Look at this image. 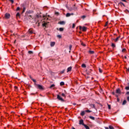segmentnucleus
<instances>
[{"instance_id": "f257e3e1", "label": "nucleus", "mask_w": 129, "mask_h": 129, "mask_svg": "<svg viewBox=\"0 0 129 129\" xmlns=\"http://www.w3.org/2000/svg\"><path fill=\"white\" fill-rule=\"evenodd\" d=\"M34 86L37 89H39L40 90H44V87L41 85H39L37 83H34Z\"/></svg>"}, {"instance_id": "f03ea898", "label": "nucleus", "mask_w": 129, "mask_h": 129, "mask_svg": "<svg viewBox=\"0 0 129 129\" xmlns=\"http://www.w3.org/2000/svg\"><path fill=\"white\" fill-rule=\"evenodd\" d=\"M57 99H58L61 102H64V101H65V100H64V99H63V98L62 97H61V96H60L59 95H57Z\"/></svg>"}, {"instance_id": "7ed1b4c3", "label": "nucleus", "mask_w": 129, "mask_h": 129, "mask_svg": "<svg viewBox=\"0 0 129 129\" xmlns=\"http://www.w3.org/2000/svg\"><path fill=\"white\" fill-rule=\"evenodd\" d=\"M5 17L6 20H9L11 18V14L9 13H6L5 15Z\"/></svg>"}, {"instance_id": "20e7f679", "label": "nucleus", "mask_w": 129, "mask_h": 129, "mask_svg": "<svg viewBox=\"0 0 129 129\" xmlns=\"http://www.w3.org/2000/svg\"><path fill=\"white\" fill-rule=\"evenodd\" d=\"M71 16H74V13H67L66 15V17L67 18H69V17H71Z\"/></svg>"}, {"instance_id": "39448f33", "label": "nucleus", "mask_w": 129, "mask_h": 129, "mask_svg": "<svg viewBox=\"0 0 129 129\" xmlns=\"http://www.w3.org/2000/svg\"><path fill=\"white\" fill-rule=\"evenodd\" d=\"M116 93L117 94H120L121 93V91H120V89L118 88L116 90Z\"/></svg>"}, {"instance_id": "423d86ee", "label": "nucleus", "mask_w": 129, "mask_h": 129, "mask_svg": "<svg viewBox=\"0 0 129 129\" xmlns=\"http://www.w3.org/2000/svg\"><path fill=\"white\" fill-rule=\"evenodd\" d=\"M86 73L87 75H90V73H91V70H86Z\"/></svg>"}, {"instance_id": "0eeeda50", "label": "nucleus", "mask_w": 129, "mask_h": 129, "mask_svg": "<svg viewBox=\"0 0 129 129\" xmlns=\"http://www.w3.org/2000/svg\"><path fill=\"white\" fill-rule=\"evenodd\" d=\"M49 24V22H44V23L42 24L43 27H45V28H47V25Z\"/></svg>"}, {"instance_id": "6e6552de", "label": "nucleus", "mask_w": 129, "mask_h": 129, "mask_svg": "<svg viewBox=\"0 0 129 129\" xmlns=\"http://www.w3.org/2000/svg\"><path fill=\"white\" fill-rule=\"evenodd\" d=\"M58 24H59V25H65V24H66V22H65V21H59V22H58Z\"/></svg>"}, {"instance_id": "1a4fd4ad", "label": "nucleus", "mask_w": 129, "mask_h": 129, "mask_svg": "<svg viewBox=\"0 0 129 129\" xmlns=\"http://www.w3.org/2000/svg\"><path fill=\"white\" fill-rule=\"evenodd\" d=\"M79 124H82V125H84V122H83V119H81L79 121Z\"/></svg>"}, {"instance_id": "9d476101", "label": "nucleus", "mask_w": 129, "mask_h": 129, "mask_svg": "<svg viewBox=\"0 0 129 129\" xmlns=\"http://www.w3.org/2000/svg\"><path fill=\"white\" fill-rule=\"evenodd\" d=\"M28 33L29 34H33L34 33V32H33V29H32V28L30 29L29 30H28Z\"/></svg>"}, {"instance_id": "9b49d317", "label": "nucleus", "mask_w": 129, "mask_h": 129, "mask_svg": "<svg viewBox=\"0 0 129 129\" xmlns=\"http://www.w3.org/2000/svg\"><path fill=\"white\" fill-rule=\"evenodd\" d=\"M72 70V67H70L67 69V72H70Z\"/></svg>"}, {"instance_id": "f8f14e48", "label": "nucleus", "mask_w": 129, "mask_h": 129, "mask_svg": "<svg viewBox=\"0 0 129 129\" xmlns=\"http://www.w3.org/2000/svg\"><path fill=\"white\" fill-rule=\"evenodd\" d=\"M50 46L51 47H54V46H55V42H51Z\"/></svg>"}, {"instance_id": "ddd939ff", "label": "nucleus", "mask_w": 129, "mask_h": 129, "mask_svg": "<svg viewBox=\"0 0 129 129\" xmlns=\"http://www.w3.org/2000/svg\"><path fill=\"white\" fill-rule=\"evenodd\" d=\"M87 30V28H86V27H83L82 28V31H83V32H86V30Z\"/></svg>"}, {"instance_id": "4468645a", "label": "nucleus", "mask_w": 129, "mask_h": 129, "mask_svg": "<svg viewBox=\"0 0 129 129\" xmlns=\"http://www.w3.org/2000/svg\"><path fill=\"white\" fill-rule=\"evenodd\" d=\"M120 38V36L117 37L116 39H114V42H116L118 41V39Z\"/></svg>"}, {"instance_id": "2eb2a0df", "label": "nucleus", "mask_w": 129, "mask_h": 129, "mask_svg": "<svg viewBox=\"0 0 129 129\" xmlns=\"http://www.w3.org/2000/svg\"><path fill=\"white\" fill-rule=\"evenodd\" d=\"M43 18H44V20H49L50 21V19H49V18H48V17L47 16H43Z\"/></svg>"}, {"instance_id": "dca6fc26", "label": "nucleus", "mask_w": 129, "mask_h": 129, "mask_svg": "<svg viewBox=\"0 0 129 129\" xmlns=\"http://www.w3.org/2000/svg\"><path fill=\"white\" fill-rule=\"evenodd\" d=\"M89 118H90V119H92V120H95V117L92 116H90Z\"/></svg>"}, {"instance_id": "f3484780", "label": "nucleus", "mask_w": 129, "mask_h": 129, "mask_svg": "<svg viewBox=\"0 0 129 129\" xmlns=\"http://www.w3.org/2000/svg\"><path fill=\"white\" fill-rule=\"evenodd\" d=\"M85 111H82V112L81 113V115H82V116H83L84 115H85Z\"/></svg>"}, {"instance_id": "a211bd4d", "label": "nucleus", "mask_w": 129, "mask_h": 129, "mask_svg": "<svg viewBox=\"0 0 129 129\" xmlns=\"http://www.w3.org/2000/svg\"><path fill=\"white\" fill-rule=\"evenodd\" d=\"M27 14H33V13H34V11L29 10V11H27Z\"/></svg>"}, {"instance_id": "6ab92c4d", "label": "nucleus", "mask_w": 129, "mask_h": 129, "mask_svg": "<svg viewBox=\"0 0 129 129\" xmlns=\"http://www.w3.org/2000/svg\"><path fill=\"white\" fill-rule=\"evenodd\" d=\"M65 85V83H64V82H61L60 83V86H64Z\"/></svg>"}, {"instance_id": "aec40b11", "label": "nucleus", "mask_w": 129, "mask_h": 129, "mask_svg": "<svg viewBox=\"0 0 129 129\" xmlns=\"http://www.w3.org/2000/svg\"><path fill=\"white\" fill-rule=\"evenodd\" d=\"M84 126L85 127L86 129H89V126H88L86 124H84Z\"/></svg>"}, {"instance_id": "412c9836", "label": "nucleus", "mask_w": 129, "mask_h": 129, "mask_svg": "<svg viewBox=\"0 0 129 129\" xmlns=\"http://www.w3.org/2000/svg\"><path fill=\"white\" fill-rule=\"evenodd\" d=\"M82 68H86V64H85V63H83L82 64Z\"/></svg>"}, {"instance_id": "4be33fe9", "label": "nucleus", "mask_w": 129, "mask_h": 129, "mask_svg": "<svg viewBox=\"0 0 129 129\" xmlns=\"http://www.w3.org/2000/svg\"><path fill=\"white\" fill-rule=\"evenodd\" d=\"M28 54H30V55H32V54H34V52H33V51H28Z\"/></svg>"}, {"instance_id": "5701e85b", "label": "nucleus", "mask_w": 129, "mask_h": 129, "mask_svg": "<svg viewBox=\"0 0 129 129\" xmlns=\"http://www.w3.org/2000/svg\"><path fill=\"white\" fill-rule=\"evenodd\" d=\"M122 105H125V104H126V100H124L122 102Z\"/></svg>"}, {"instance_id": "b1692460", "label": "nucleus", "mask_w": 129, "mask_h": 129, "mask_svg": "<svg viewBox=\"0 0 129 129\" xmlns=\"http://www.w3.org/2000/svg\"><path fill=\"white\" fill-rule=\"evenodd\" d=\"M59 31L60 32H63V31H64V28H59Z\"/></svg>"}, {"instance_id": "393cba45", "label": "nucleus", "mask_w": 129, "mask_h": 129, "mask_svg": "<svg viewBox=\"0 0 129 129\" xmlns=\"http://www.w3.org/2000/svg\"><path fill=\"white\" fill-rule=\"evenodd\" d=\"M119 6H123V7H124V4L122 3V2H120L119 4H118Z\"/></svg>"}, {"instance_id": "a878e982", "label": "nucleus", "mask_w": 129, "mask_h": 129, "mask_svg": "<svg viewBox=\"0 0 129 129\" xmlns=\"http://www.w3.org/2000/svg\"><path fill=\"white\" fill-rule=\"evenodd\" d=\"M112 94H113V95H115L116 97H118V96L115 94V93L114 92H112Z\"/></svg>"}, {"instance_id": "bb28decb", "label": "nucleus", "mask_w": 129, "mask_h": 129, "mask_svg": "<svg viewBox=\"0 0 129 129\" xmlns=\"http://www.w3.org/2000/svg\"><path fill=\"white\" fill-rule=\"evenodd\" d=\"M89 54H93L94 53V51L90 50L89 51Z\"/></svg>"}, {"instance_id": "cd10ccee", "label": "nucleus", "mask_w": 129, "mask_h": 129, "mask_svg": "<svg viewBox=\"0 0 129 129\" xmlns=\"http://www.w3.org/2000/svg\"><path fill=\"white\" fill-rule=\"evenodd\" d=\"M111 47H112V48H115L116 46H115V45L114 44V43H112V44H111Z\"/></svg>"}, {"instance_id": "c85d7f7f", "label": "nucleus", "mask_w": 129, "mask_h": 129, "mask_svg": "<svg viewBox=\"0 0 129 129\" xmlns=\"http://www.w3.org/2000/svg\"><path fill=\"white\" fill-rule=\"evenodd\" d=\"M25 11H26V7L23 8V10L22 12V14H24V13H25Z\"/></svg>"}, {"instance_id": "c756f323", "label": "nucleus", "mask_w": 129, "mask_h": 129, "mask_svg": "<svg viewBox=\"0 0 129 129\" xmlns=\"http://www.w3.org/2000/svg\"><path fill=\"white\" fill-rule=\"evenodd\" d=\"M109 129H114V127H113V126H112V125H109Z\"/></svg>"}, {"instance_id": "7c9ffc66", "label": "nucleus", "mask_w": 129, "mask_h": 129, "mask_svg": "<svg viewBox=\"0 0 129 129\" xmlns=\"http://www.w3.org/2000/svg\"><path fill=\"white\" fill-rule=\"evenodd\" d=\"M61 96H62L63 97H66V95H65V94H64L63 93H62L61 94Z\"/></svg>"}, {"instance_id": "2f4dec72", "label": "nucleus", "mask_w": 129, "mask_h": 129, "mask_svg": "<svg viewBox=\"0 0 129 129\" xmlns=\"http://www.w3.org/2000/svg\"><path fill=\"white\" fill-rule=\"evenodd\" d=\"M107 105H108V109H111V107L110 105L107 104Z\"/></svg>"}, {"instance_id": "473e14b6", "label": "nucleus", "mask_w": 129, "mask_h": 129, "mask_svg": "<svg viewBox=\"0 0 129 129\" xmlns=\"http://www.w3.org/2000/svg\"><path fill=\"white\" fill-rule=\"evenodd\" d=\"M99 71L100 73H102V70H101V69H100V68H99Z\"/></svg>"}, {"instance_id": "72a5a7b5", "label": "nucleus", "mask_w": 129, "mask_h": 129, "mask_svg": "<svg viewBox=\"0 0 129 129\" xmlns=\"http://www.w3.org/2000/svg\"><path fill=\"white\" fill-rule=\"evenodd\" d=\"M57 38H58V39H61V38H62V36L58 35H57Z\"/></svg>"}, {"instance_id": "f704fd0d", "label": "nucleus", "mask_w": 129, "mask_h": 129, "mask_svg": "<svg viewBox=\"0 0 129 129\" xmlns=\"http://www.w3.org/2000/svg\"><path fill=\"white\" fill-rule=\"evenodd\" d=\"M71 49H72V45H70L69 47L70 52L71 51Z\"/></svg>"}, {"instance_id": "c9c22d12", "label": "nucleus", "mask_w": 129, "mask_h": 129, "mask_svg": "<svg viewBox=\"0 0 129 129\" xmlns=\"http://www.w3.org/2000/svg\"><path fill=\"white\" fill-rule=\"evenodd\" d=\"M53 87H55V85L52 84L50 86V88H53Z\"/></svg>"}, {"instance_id": "e433bc0d", "label": "nucleus", "mask_w": 129, "mask_h": 129, "mask_svg": "<svg viewBox=\"0 0 129 129\" xmlns=\"http://www.w3.org/2000/svg\"><path fill=\"white\" fill-rule=\"evenodd\" d=\"M85 18H86V16H85V15H83V16H82V18L83 19V20H84V19H85Z\"/></svg>"}, {"instance_id": "4c0bfd02", "label": "nucleus", "mask_w": 129, "mask_h": 129, "mask_svg": "<svg viewBox=\"0 0 129 129\" xmlns=\"http://www.w3.org/2000/svg\"><path fill=\"white\" fill-rule=\"evenodd\" d=\"M126 51V49L125 48H124L122 50V52L123 53L124 52H125Z\"/></svg>"}, {"instance_id": "58836bf2", "label": "nucleus", "mask_w": 129, "mask_h": 129, "mask_svg": "<svg viewBox=\"0 0 129 129\" xmlns=\"http://www.w3.org/2000/svg\"><path fill=\"white\" fill-rule=\"evenodd\" d=\"M65 72V70H62L61 72H60L61 74H63Z\"/></svg>"}, {"instance_id": "ea45409f", "label": "nucleus", "mask_w": 129, "mask_h": 129, "mask_svg": "<svg viewBox=\"0 0 129 129\" xmlns=\"http://www.w3.org/2000/svg\"><path fill=\"white\" fill-rule=\"evenodd\" d=\"M85 112H91L92 111H90V110H87L85 111Z\"/></svg>"}, {"instance_id": "a19ab883", "label": "nucleus", "mask_w": 129, "mask_h": 129, "mask_svg": "<svg viewBox=\"0 0 129 129\" xmlns=\"http://www.w3.org/2000/svg\"><path fill=\"white\" fill-rule=\"evenodd\" d=\"M40 17H41V15H40V14L36 15V18H40Z\"/></svg>"}, {"instance_id": "79ce46f5", "label": "nucleus", "mask_w": 129, "mask_h": 129, "mask_svg": "<svg viewBox=\"0 0 129 129\" xmlns=\"http://www.w3.org/2000/svg\"><path fill=\"white\" fill-rule=\"evenodd\" d=\"M32 81H33L34 82V83H36V82H37V81H36V80L32 79Z\"/></svg>"}, {"instance_id": "37998d69", "label": "nucleus", "mask_w": 129, "mask_h": 129, "mask_svg": "<svg viewBox=\"0 0 129 129\" xmlns=\"http://www.w3.org/2000/svg\"><path fill=\"white\" fill-rule=\"evenodd\" d=\"M16 17H20V13H18L16 15Z\"/></svg>"}, {"instance_id": "c03bdc74", "label": "nucleus", "mask_w": 129, "mask_h": 129, "mask_svg": "<svg viewBox=\"0 0 129 129\" xmlns=\"http://www.w3.org/2000/svg\"><path fill=\"white\" fill-rule=\"evenodd\" d=\"M9 1L11 2L12 4H14V0H9Z\"/></svg>"}, {"instance_id": "a18cd8bd", "label": "nucleus", "mask_w": 129, "mask_h": 129, "mask_svg": "<svg viewBox=\"0 0 129 129\" xmlns=\"http://www.w3.org/2000/svg\"><path fill=\"white\" fill-rule=\"evenodd\" d=\"M72 28H73V29H74V28H75V24H73Z\"/></svg>"}, {"instance_id": "49530a36", "label": "nucleus", "mask_w": 129, "mask_h": 129, "mask_svg": "<svg viewBox=\"0 0 129 129\" xmlns=\"http://www.w3.org/2000/svg\"><path fill=\"white\" fill-rule=\"evenodd\" d=\"M74 11H77V7H74Z\"/></svg>"}, {"instance_id": "de8ad7c7", "label": "nucleus", "mask_w": 129, "mask_h": 129, "mask_svg": "<svg viewBox=\"0 0 129 129\" xmlns=\"http://www.w3.org/2000/svg\"><path fill=\"white\" fill-rule=\"evenodd\" d=\"M28 17H30V18H33V16L29 14L28 15Z\"/></svg>"}, {"instance_id": "09e8293b", "label": "nucleus", "mask_w": 129, "mask_h": 129, "mask_svg": "<svg viewBox=\"0 0 129 129\" xmlns=\"http://www.w3.org/2000/svg\"><path fill=\"white\" fill-rule=\"evenodd\" d=\"M55 15H56V16H59V12H56Z\"/></svg>"}, {"instance_id": "8fccbe9b", "label": "nucleus", "mask_w": 129, "mask_h": 129, "mask_svg": "<svg viewBox=\"0 0 129 129\" xmlns=\"http://www.w3.org/2000/svg\"><path fill=\"white\" fill-rule=\"evenodd\" d=\"M91 106L93 107V108H95V106L94 105V104H92Z\"/></svg>"}, {"instance_id": "3c124183", "label": "nucleus", "mask_w": 129, "mask_h": 129, "mask_svg": "<svg viewBox=\"0 0 129 129\" xmlns=\"http://www.w3.org/2000/svg\"><path fill=\"white\" fill-rule=\"evenodd\" d=\"M16 11H20V7H17Z\"/></svg>"}, {"instance_id": "603ef678", "label": "nucleus", "mask_w": 129, "mask_h": 129, "mask_svg": "<svg viewBox=\"0 0 129 129\" xmlns=\"http://www.w3.org/2000/svg\"><path fill=\"white\" fill-rule=\"evenodd\" d=\"M29 77L30 78V79H31V80H32L33 79V77H32V76L31 75L29 76Z\"/></svg>"}, {"instance_id": "864d4df0", "label": "nucleus", "mask_w": 129, "mask_h": 129, "mask_svg": "<svg viewBox=\"0 0 129 129\" xmlns=\"http://www.w3.org/2000/svg\"><path fill=\"white\" fill-rule=\"evenodd\" d=\"M107 25H108V22H106V24L105 25V27H106V26H107Z\"/></svg>"}, {"instance_id": "5fc2aeb1", "label": "nucleus", "mask_w": 129, "mask_h": 129, "mask_svg": "<svg viewBox=\"0 0 129 129\" xmlns=\"http://www.w3.org/2000/svg\"><path fill=\"white\" fill-rule=\"evenodd\" d=\"M36 24L37 25V26H40V23H36Z\"/></svg>"}, {"instance_id": "6e6d98bb", "label": "nucleus", "mask_w": 129, "mask_h": 129, "mask_svg": "<svg viewBox=\"0 0 129 129\" xmlns=\"http://www.w3.org/2000/svg\"><path fill=\"white\" fill-rule=\"evenodd\" d=\"M127 100L129 102V96L127 97Z\"/></svg>"}, {"instance_id": "4d7b16f0", "label": "nucleus", "mask_w": 129, "mask_h": 129, "mask_svg": "<svg viewBox=\"0 0 129 129\" xmlns=\"http://www.w3.org/2000/svg\"><path fill=\"white\" fill-rule=\"evenodd\" d=\"M36 94L35 93H31L30 95H35Z\"/></svg>"}, {"instance_id": "13d9d810", "label": "nucleus", "mask_w": 129, "mask_h": 129, "mask_svg": "<svg viewBox=\"0 0 129 129\" xmlns=\"http://www.w3.org/2000/svg\"><path fill=\"white\" fill-rule=\"evenodd\" d=\"M122 2H124L125 3H126V0H121Z\"/></svg>"}, {"instance_id": "bf43d9fd", "label": "nucleus", "mask_w": 129, "mask_h": 129, "mask_svg": "<svg viewBox=\"0 0 129 129\" xmlns=\"http://www.w3.org/2000/svg\"><path fill=\"white\" fill-rule=\"evenodd\" d=\"M15 89H16V90L18 89V87L15 86Z\"/></svg>"}, {"instance_id": "052dcab7", "label": "nucleus", "mask_w": 129, "mask_h": 129, "mask_svg": "<svg viewBox=\"0 0 129 129\" xmlns=\"http://www.w3.org/2000/svg\"><path fill=\"white\" fill-rule=\"evenodd\" d=\"M126 94H127V95H129V92H127L126 93Z\"/></svg>"}, {"instance_id": "680f3d73", "label": "nucleus", "mask_w": 129, "mask_h": 129, "mask_svg": "<svg viewBox=\"0 0 129 129\" xmlns=\"http://www.w3.org/2000/svg\"><path fill=\"white\" fill-rule=\"evenodd\" d=\"M69 10V11H71L73 10V9L72 8H71V9H70Z\"/></svg>"}, {"instance_id": "e2e57ef3", "label": "nucleus", "mask_w": 129, "mask_h": 129, "mask_svg": "<svg viewBox=\"0 0 129 129\" xmlns=\"http://www.w3.org/2000/svg\"><path fill=\"white\" fill-rule=\"evenodd\" d=\"M82 45L83 46H85V44L84 43H82Z\"/></svg>"}, {"instance_id": "0e129e2a", "label": "nucleus", "mask_w": 129, "mask_h": 129, "mask_svg": "<svg viewBox=\"0 0 129 129\" xmlns=\"http://www.w3.org/2000/svg\"><path fill=\"white\" fill-rule=\"evenodd\" d=\"M105 129H109V128H108V127H105Z\"/></svg>"}, {"instance_id": "69168bd1", "label": "nucleus", "mask_w": 129, "mask_h": 129, "mask_svg": "<svg viewBox=\"0 0 129 129\" xmlns=\"http://www.w3.org/2000/svg\"><path fill=\"white\" fill-rule=\"evenodd\" d=\"M82 27L80 26V30H82Z\"/></svg>"}, {"instance_id": "338daca9", "label": "nucleus", "mask_w": 129, "mask_h": 129, "mask_svg": "<svg viewBox=\"0 0 129 129\" xmlns=\"http://www.w3.org/2000/svg\"><path fill=\"white\" fill-rule=\"evenodd\" d=\"M73 105H76V103H73Z\"/></svg>"}, {"instance_id": "774afa93", "label": "nucleus", "mask_w": 129, "mask_h": 129, "mask_svg": "<svg viewBox=\"0 0 129 129\" xmlns=\"http://www.w3.org/2000/svg\"><path fill=\"white\" fill-rule=\"evenodd\" d=\"M72 129H75V128H74V127H72Z\"/></svg>"}]
</instances>
